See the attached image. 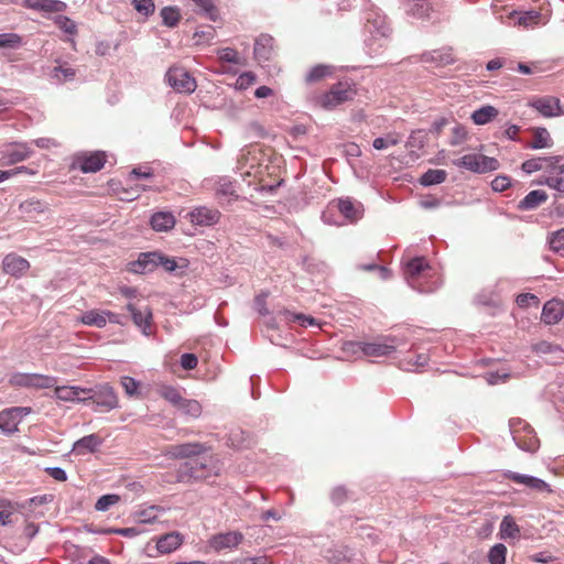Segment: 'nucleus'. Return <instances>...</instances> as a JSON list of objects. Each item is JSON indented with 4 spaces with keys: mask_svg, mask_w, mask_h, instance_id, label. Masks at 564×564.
Returning <instances> with one entry per match:
<instances>
[{
    "mask_svg": "<svg viewBox=\"0 0 564 564\" xmlns=\"http://www.w3.org/2000/svg\"><path fill=\"white\" fill-rule=\"evenodd\" d=\"M404 280L419 293H432L441 286V280L425 257H414L401 261Z\"/></svg>",
    "mask_w": 564,
    "mask_h": 564,
    "instance_id": "obj_1",
    "label": "nucleus"
},
{
    "mask_svg": "<svg viewBox=\"0 0 564 564\" xmlns=\"http://www.w3.org/2000/svg\"><path fill=\"white\" fill-rule=\"evenodd\" d=\"M397 348V339L394 337H386L382 340L365 343L348 341L345 344V350L354 354L361 352L367 357H383L394 352Z\"/></svg>",
    "mask_w": 564,
    "mask_h": 564,
    "instance_id": "obj_2",
    "label": "nucleus"
},
{
    "mask_svg": "<svg viewBox=\"0 0 564 564\" xmlns=\"http://www.w3.org/2000/svg\"><path fill=\"white\" fill-rule=\"evenodd\" d=\"M88 401H91L105 412L119 406L117 393L109 383H100L93 388H86V395L83 398V403H87Z\"/></svg>",
    "mask_w": 564,
    "mask_h": 564,
    "instance_id": "obj_3",
    "label": "nucleus"
},
{
    "mask_svg": "<svg viewBox=\"0 0 564 564\" xmlns=\"http://www.w3.org/2000/svg\"><path fill=\"white\" fill-rule=\"evenodd\" d=\"M510 433L517 446L522 451L534 453L539 448V438L533 429L520 419L510 421Z\"/></svg>",
    "mask_w": 564,
    "mask_h": 564,
    "instance_id": "obj_4",
    "label": "nucleus"
},
{
    "mask_svg": "<svg viewBox=\"0 0 564 564\" xmlns=\"http://www.w3.org/2000/svg\"><path fill=\"white\" fill-rule=\"evenodd\" d=\"M453 164L457 167L465 169L477 174L492 172L498 170L500 166L497 159L484 154H466L454 160Z\"/></svg>",
    "mask_w": 564,
    "mask_h": 564,
    "instance_id": "obj_5",
    "label": "nucleus"
},
{
    "mask_svg": "<svg viewBox=\"0 0 564 564\" xmlns=\"http://www.w3.org/2000/svg\"><path fill=\"white\" fill-rule=\"evenodd\" d=\"M356 91L348 83H337L330 89L318 98V104L326 110H332L337 106L354 99Z\"/></svg>",
    "mask_w": 564,
    "mask_h": 564,
    "instance_id": "obj_6",
    "label": "nucleus"
},
{
    "mask_svg": "<svg viewBox=\"0 0 564 564\" xmlns=\"http://www.w3.org/2000/svg\"><path fill=\"white\" fill-rule=\"evenodd\" d=\"M165 80L178 93H193L197 87L195 78L182 67H171L165 74Z\"/></svg>",
    "mask_w": 564,
    "mask_h": 564,
    "instance_id": "obj_7",
    "label": "nucleus"
},
{
    "mask_svg": "<svg viewBox=\"0 0 564 564\" xmlns=\"http://www.w3.org/2000/svg\"><path fill=\"white\" fill-rule=\"evenodd\" d=\"M33 151L28 143H10L0 147V165H12L25 161Z\"/></svg>",
    "mask_w": 564,
    "mask_h": 564,
    "instance_id": "obj_8",
    "label": "nucleus"
},
{
    "mask_svg": "<svg viewBox=\"0 0 564 564\" xmlns=\"http://www.w3.org/2000/svg\"><path fill=\"white\" fill-rule=\"evenodd\" d=\"M161 260L162 252L160 251L142 252L137 260L128 264V269L135 274H147L160 267Z\"/></svg>",
    "mask_w": 564,
    "mask_h": 564,
    "instance_id": "obj_9",
    "label": "nucleus"
},
{
    "mask_svg": "<svg viewBox=\"0 0 564 564\" xmlns=\"http://www.w3.org/2000/svg\"><path fill=\"white\" fill-rule=\"evenodd\" d=\"M12 382L19 387L47 389L55 386L56 379L39 373H18L13 376Z\"/></svg>",
    "mask_w": 564,
    "mask_h": 564,
    "instance_id": "obj_10",
    "label": "nucleus"
},
{
    "mask_svg": "<svg viewBox=\"0 0 564 564\" xmlns=\"http://www.w3.org/2000/svg\"><path fill=\"white\" fill-rule=\"evenodd\" d=\"M207 451V447L198 442H188L183 444L171 445L166 455L175 459L194 458L200 456Z\"/></svg>",
    "mask_w": 564,
    "mask_h": 564,
    "instance_id": "obj_11",
    "label": "nucleus"
},
{
    "mask_svg": "<svg viewBox=\"0 0 564 564\" xmlns=\"http://www.w3.org/2000/svg\"><path fill=\"white\" fill-rule=\"evenodd\" d=\"M539 113L546 118L558 117L564 115L558 98L553 96H543L534 99L531 104Z\"/></svg>",
    "mask_w": 564,
    "mask_h": 564,
    "instance_id": "obj_12",
    "label": "nucleus"
},
{
    "mask_svg": "<svg viewBox=\"0 0 564 564\" xmlns=\"http://www.w3.org/2000/svg\"><path fill=\"white\" fill-rule=\"evenodd\" d=\"M127 310L130 312L133 323L139 327L143 335H151L152 312L149 306L138 307L129 303Z\"/></svg>",
    "mask_w": 564,
    "mask_h": 564,
    "instance_id": "obj_13",
    "label": "nucleus"
},
{
    "mask_svg": "<svg viewBox=\"0 0 564 564\" xmlns=\"http://www.w3.org/2000/svg\"><path fill=\"white\" fill-rule=\"evenodd\" d=\"M77 163L83 173L98 172L106 163V153L102 151L83 153L77 156Z\"/></svg>",
    "mask_w": 564,
    "mask_h": 564,
    "instance_id": "obj_14",
    "label": "nucleus"
},
{
    "mask_svg": "<svg viewBox=\"0 0 564 564\" xmlns=\"http://www.w3.org/2000/svg\"><path fill=\"white\" fill-rule=\"evenodd\" d=\"M505 476L508 479H510L517 484L524 485L525 487H528L530 489L541 491V492H552L550 485L541 478H538V477H534L531 475L519 474V473L511 471V470L506 471Z\"/></svg>",
    "mask_w": 564,
    "mask_h": 564,
    "instance_id": "obj_15",
    "label": "nucleus"
},
{
    "mask_svg": "<svg viewBox=\"0 0 564 564\" xmlns=\"http://www.w3.org/2000/svg\"><path fill=\"white\" fill-rule=\"evenodd\" d=\"M401 8L406 15L417 20L429 19L432 11L427 0H401Z\"/></svg>",
    "mask_w": 564,
    "mask_h": 564,
    "instance_id": "obj_16",
    "label": "nucleus"
},
{
    "mask_svg": "<svg viewBox=\"0 0 564 564\" xmlns=\"http://www.w3.org/2000/svg\"><path fill=\"white\" fill-rule=\"evenodd\" d=\"M2 269L7 274L20 278L30 269V262L15 253H9L2 261Z\"/></svg>",
    "mask_w": 564,
    "mask_h": 564,
    "instance_id": "obj_17",
    "label": "nucleus"
},
{
    "mask_svg": "<svg viewBox=\"0 0 564 564\" xmlns=\"http://www.w3.org/2000/svg\"><path fill=\"white\" fill-rule=\"evenodd\" d=\"M191 223L198 226H213L218 223L220 213L205 206L197 207L188 214Z\"/></svg>",
    "mask_w": 564,
    "mask_h": 564,
    "instance_id": "obj_18",
    "label": "nucleus"
},
{
    "mask_svg": "<svg viewBox=\"0 0 564 564\" xmlns=\"http://www.w3.org/2000/svg\"><path fill=\"white\" fill-rule=\"evenodd\" d=\"M564 317V302L552 299L542 308L541 319L547 325H554Z\"/></svg>",
    "mask_w": 564,
    "mask_h": 564,
    "instance_id": "obj_19",
    "label": "nucleus"
},
{
    "mask_svg": "<svg viewBox=\"0 0 564 564\" xmlns=\"http://www.w3.org/2000/svg\"><path fill=\"white\" fill-rule=\"evenodd\" d=\"M339 213L350 223L359 220L364 215L361 203L352 200L350 197L339 198L337 202Z\"/></svg>",
    "mask_w": 564,
    "mask_h": 564,
    "instance_id": "obj_20",
    "label": "nucleus"
},
{
    "mask_svg": "<svg viewBox=\"0 0 564 564\" xmlns=\"http://www.w3.org/2000/svg\"><path fill=\"white\" fill-rule=\"evenodd\" d=\"M421 61L425 64L443 67L454 63L455 59L451 48H441L423 53Z\"/></svg>",
    "mask_w": 564,
    "mask_h": 564,
    "instance_id": "obj_21",
    "label": "nucleus"
},
{
    "mask_svg": "<svg viewBox=\"0 0 564 564\" xmlns=\"http://www.w3.org/2000/svg\"><path fill=\"white\" fill-rule=\"evenodd\" d=\"M274 39L269 34H260L254 43L253 54L258 62H268L273 54Z\"/></svg>",
    "mask_w": 564,
    "mask_h": 564,
    "instance_id": "obj_22",
    "label": "nucleus"
},
{
    "mask_svg": "<svg viewBox=\"0 0 564 564\" xmlns=\"http://www.w3.org/2000/svg\"><path fill=\"white\" fill-rule=\"evenodd\" d=\"M242 534L239 532L219 533L212 538L210 545L216 551L232 549L242 541Z\"/></svg>",
    "mask_w": 564,
    "mask_h": 564,
    "instance_id": "obj_23",
    "label": "nucleus"
},
{
    "mask_svg": "<svg viewBox=\"0 0 564 564\" xmlns=\"http://www.w3.org/2000/svg\"><path fill=\"white\" fill-rule=\"evenodd\" d=\"M47 76L52 84L62 85L75 79L76 69L70 67L67 63H63L50 69Z\"/></svg>",
    "mask_w": 564,
    "mask_h": 564,
    "instance_id": "obj_24",
    "label": "nucleus"
},
{
    "mask_svg": "<svg viewBox=\"0 0 564 564\" xmlns=\"http://www.w3.org/2000/svg\"><path fill=\"white\" fill-rule=\"evenodd\" d=\"M183 543L182 535L176 532H170L161 535L156 541V550L161 554H169L178 549Z\"/></svg>",
    "mask_w": 564,
    "mask_h": 564,
    "instance_id": "obj_25",
    "label": "nucleus"
},
{
    "mask_svg": "<svg viewBox=\"0 0 564 564\" xmlns=\"http://www.w3.org/2000/svg\"><path fill=\"white\" fill-rule=\"evenodd\" d=\"M102 444V440L97 434L86 435L74 443L73 451L77 455L95 453Z\"/></svg>",
    "mask_w": 564,
    "mask_h": 564,
    "instance_id": "obj_26",
    "label": "nucleus"
},
{
    "mask_svg": "<svg viewBox=\"0 0 564 564\" xmlns=\"http://www.w3.org/2000/svg\"><path fill=\"white\" fill-rule=\"evenodd\" d=\"M547 194L542 189H534L529 192L519 203V210H533L541 204L546 202Z\"/></svg>",
    "mask_w": 564,
    "mask_h": 564,
    "instance_id": "obj_27",
    "label": "nucleus"
},
{
    "mask_svg": "<svg viewBox=\"0 0 564 564\" xmlns=\"http://www.w3.org/2000/svg\"><path fill=\"white\" fill-rule=\"evenodd\" d=\"M194 11L205 19L217 22L220 19L219 10L216 7V0H193Z\"/></svg>",
    "mask_w": 564,
    "mask_h": 564,
    "instance_id": "obj_28",
    "label": "nucleus"
},
{
    "mask_svg": "<svg viewBox=\"0 0 564 564\" xmlns=\"http://www.w3.org/2000/svg\"><path fill=\"white\" fill-rule=\"evenodd\" d=\"M366 28L368 32L378 34L380 36H388L390 32V28L386 22V18L379 13L368 14Z\"/></svg>",
    "mask_w": 564,
    "mask_h": 564,
    "instance_id": "obj_29",
    "label": "nucleus"
},
{
    "mask_svg": "<svg viewBox=\"0 0 564 564\" xmlns=\"http://www.w3.org/2000/svg\"><path fill=\"white\" fill-rule=\"evenodd\" d=\"M151 227L155 231H167L175 225V218L172 213L158 212L150 219Z\"/></svg>",
    "mask_w": 564,
    "mask_h": 564,
    "instance_id": "obj_30",
    "label": "nucleus"
},
{
    "mask_svg": "<svg viewBox=\"0 0 564 564\" xmlns=\"http://www.w3.org/2000/svg\"><path fill=\"white\" fill-rule=\"evenodd\" d=\"M55 397L62 401H77L83 402L86 395V388L82 387H56L54 391Z\"/></svg>",
    "mask_w": 564,
    "mask_h": 564,
    "instance_id": "obj_31",
    "label": "nucleus"
},
{
    "mask_svg": "<svg viewBox=\"0 0 564 564\" xmlns=\"http://www.w3.org/2000/svg\"><path fill=\"white\" fill-rule=\"evenodd\" d=\"M176 481L182 484H193L204 479V475L197 474L188 460L181 464L176 469Z\"/></svg>",
    "mask_w": 564,
    "mask_h": 564,
    "instance_id": "obj_32",
    "label": "nucleus"
},
{
    "mask_svg": "<svg viewBox=\"0 0 564 564\" xmlns=\"http://www.w3.org/2000/svg\"><path fill=\"white\" fill-rule=\"evenodd\" d=\"M330 562L332 564H359V558L352 549L340 545L334 550Z\"/></svg>",
    "mask_w": 564,
    "mask_h": 564,
    "instance_id": "obj_33",
    "label": "nucleus"
},
{
    "mask_svg": "<svg viewBox=\"0 0 564 564\" xmlns=\"http://www.w3.org/2000/svg\"><path fill=\"white\" fill-rule=\"evenodd\" d=\"M561 160H562V156H560V155L532 158V159L525 160L522 163L521 169L525 174H532L534 172L542 170L544 162L560 163Z\"/></svg>",
    "mask_w": 564,
    "mask_h": 564,
    "instance_id": "obj_34",
    "label": "nucleus"
},
{
    "mask_svg": "<svg viewBox=\"0 0 564 564\" xmlns=\"http://www.w3.org/2000/svg\"><path fill=\"white\" fill-rule=\"evenodd\" d=\"M553 145V140L546 128L539 127L534 130L533 141L527 145L532 150L547 149Z\"/></svg>",
    "mask_w": 564,
    "mask_h": 564,
    "instance_id": "obj_35",
    "label": "nucleus"
},
{
    "mask_svg": "<svg viewBox=\"0 0 564 564\" xmlns=\"http://www.w3.org/2000/svg\"><path fill=\"white\" fill-rule=\"evenodd\" d=\"M160 267H162L166 272L180 274L187 269L188 261L184 258H180L178 260H176L173 257H167L162 253Z\"/></svg>",
    "mask_w": 564,
    "mask_h": 564,
    "instance_id": "obj_36",
    "label": "nucleus"
},
{
    "mask_svg": "<svg viewBox=\"0 0 564 564\" xmlns=\"http://www.w3.org/2000/svg\"><path fill=\"white\" fill-rule=\"evenodd\" d=\"M80 322L88 326L102 328L107 324L106 311L90 310L80 316Z\"/></svg>",
    "mask_w": 564,
    "mask_h": 564,
    "instance_id": "obj_37",
    "label": "nucleus"
},
{
    "mask_svg": "<svg viewBox=\"0 0 564 564\" xmlns=\"http://www.w3.org/2000/svg\"><path fill=\"white\" fill-rule=\"evenodd\" d=\"M498 116V110L494 106L487 105L482 106L479 109H476L471 113V119L474 123L478 126L486 124L494 120Z\"/></svg>",
    "mask_w": 564,
    "mask_h": 564,
    "instance_id": "obj_38",
    "label": "nucleus"
},
{
    "mask_svg": "<svg viewBox=\"0 0 564 564\" xmlns=\"http://www.w3.org/2000/svg\"><path fill=\"white\" fill-rule=\"evenodd\" d=\"M160 17L162 18V24L166 28H175L181 21L180 9L175 6H167L161 9Z\"/></svg>",
    "mask_w": 564,
    "mask_h": 564,
    "instance_id": "obj_39",
    "label": "nucleus"
},
{
    "mask_svg": "<svg viewBox=\"0 0 564 564\" xmlns=\"http://www.w3.org/2000/svg\"><path fill=\"white\" fill-rule=\"evenodd\" d=\"M446 177H447V172L445 170L430 169L421 175L420 184L425 187L438 185V184H442L443 182H445Z\"/></svg>",
    "mask_w": 564,
    "mask_h": 564,
    "instance_id": "obj_40",
    "label": "nucleus"
},
{
    "mask_svg": "<svg viewBox=\"0 0 564 564\" xmlns=\"http://www.w3.org/2000/svg\"><path fill=\"white\" fill-rule=\"evenodd\" d=\"M13 412L14 411H11V409H6L0 412V430L8 434L15 432L20 423Z\"/></svg>",
    "mask_w": 564,
    "mask_h": 564,
    "instance_id": "obj_41",
    "label": "nucleus"
},
{
    "mask_svg": "<svg viewBox=\"0 0 564 564\" xmlns=\"http://www.w3.org/2000/svg\"><path fill=\"white\" fill-rule=\"evenodd\" d=\"M334 67L330 65L318 64L313 66L306 74L305 80L307 83L318 82L333 74Z\"/></svg>",
    "mask_w": 564,
    "mask_h": 564,
    "instance_id": "obj_42",
    "label": "nucleus"
},
{
    "mask_svg": "<svg viewBox=\"0 0 564 564\" xmlns=\"http://www.w3.org/2000/svg\"><path fill=\"white\" fill-rule=\"evenodd\" d=\"M500 535L502 539H516L520 535V528L510 516L502 519L500 523Z\"/></svg>",
    "mask_w": 564,
    "mask_h": 564,
    "instance_id": "obj_43",
    "label": "nucleus"
},
{
    "mask_svg": "<svg viewBox=\"0 0 564 564\" xmlns=\"http://www.w3.org/2000/svg\"><path fill=\"white\" fill-rule=\"evenodd\" d=\"M514 17L518 18L517 24L529 28V26H533L534 24H536L539 22L541 14H540V12H538L535 10L524 11V12H520V13L517 11H513L511 13V18H514Z\"/></svg>",
    "mask_w": 564,
    "mask_h": 564,
    "instance_id": "obj_44",
    "label": "nucleus"
},
{
    "mask_svg": "<svg viewBox=\"0 0 564 564\" xmlns=\"http://www.w3.org/2000/svg\"><path fill=\"white\" fill-rule=\"evenodd\" d=\"M177 410L193 419H197L202 414V405L197 400L194 399L184 398L183 402L181 403Z\"/></svg>",
    "mask_w": 564,
    "mask_h": 564,
    "instance_id": "obj_45",
    "label": "nucleus"
},
{
    "mask_svg": "<svg viewBox=\"0 0 564 564\" xmlns=\"http://www.w3.org/2000/svg\"><path fill=\"white\" fill-rule=\"evenodd\" d=\"M541 185H547L558 192H564V165L558 166L555 175L545 177L544 181L539 182Z\"/></svg>",
    "mask_w": 564,
    "mask_h": 564,
    "instance_id": "obj_46",
    "label": "nucleus"
},
{
    "mask_svg": "<svg viewBox=\"0 0 564 564\" xmlns=\"http://www.w3.org/2000/svg\"><path fill=\"white\" fill-rule=\"evenodd\" d=\"M46 209V204L37 199H26L20 204L22 214L31 216L33 213L41 214Z\"/></svg>",
    "mask_w": 564,
    "mask_h": 564,
    "instance_id": "obj_47",
    "label": "nucleus"
},
{
    "mask_svg": "<svg viewBox=\"0 0 564 564\" xmlns=\"http://www.w3.org/2000/svg\"><path fill=\"white\" fill-rule=\"evenodd\" d=\"M507 555V547L502 543L495 544L488 553V561L490 564H505Z\"/></svg>",
    "mask_w": 564,
    "mask_h": 564,
    "instance_id": "obj_48",
    "label": "nucleus"
},
{
    "mask_svg": "<svg viewBox=\"0 0 564 564\" xmlns=\"http://www.w3.org/2000/svg\"><path fill=\"white\" fill-rule=\"evenodd\" d=\"M161 395L176 409H178L184 400L181 392L171 386H164L161 390Z\"/></svg>",
    "mask_w": 564,
    "mask_h": 564,
    "instance_id": "obj_49",
    "label": "nucleus"
},
{
    "mask_svg": "<svg viewBox=\"0 0 564 564\" xmlns=\"http://www.w3.org/2000/svg\"><path fill=\"white\" fill-rule=\"evenodd\" d=\"M22 45V37L17 33H0V48H18Z\"/></svg>",
    "mask_w": 564,
    "mask_h": 564,
    "instance_id": "obj_50",
    "label": "nucleus"
},
{
    "mask_svg": "<svg viewBox=\"0 0 564 564\" xmlns=\"http://www.w3.org/2000/svg\"><path fill=\"white\" fill-rule=\"evenodd\" d=\"M400 142V138L395 133H388L384 137L376 138L372 142V147L376 150H384L389 147L397 145Z\"/></svg>",
    "mask_w": 564,
    "mask_h": 564,
    "instance_id": "obj_51",
    "label": "nucleus"
},
{
    "mask_svg": "<svg viewBox=\"0 0 564 564\" xmlns=\"http://www.w3.org/2000/svg\"><path fill=\"white\" fill-rule=\"evenodd\" d=\"M429 356L426 354H417L415 359L402 361V367L406 371H415L427 365Z\"/></svg>",
    "mask_w": 564,
    "mask_h": 564,
    "instance_id": "obj_52",
    "label": "nucleus"
},
{
    "mask_svg": "<svg viewBox=\"0 0 564 564\" xmlns=\"http://www.w3.org/2000/svg\"><path fill=\"white\" fill-rule=\"evenodd\" d=\"M55 23L66 34L75 35L77 33L76 23L66 15H57L55 18Z\"/></svg>",
    "mask_w": 564,
    "mask_h": 564,
    "instance_id": "obj_53",
    "label": "nucleus"
},
{
    "mask_svg": "<svg viewBox=\"0 0 564 564\" xmlns=\"http://www.w3.org/2000/svg\"><path fill=\"white\" fill-rule=\"evenodd\" d=\"M425 143H426V133L423 130H416L410 134V137L406 141V147L411 148V149L421 150L424 148Z\"/></svg>",
    "mask_w": 564,
    "mask_h": 564,
    "instance_id": "obj_54",
    "label": "nucleus"
},
{
    "mask_svg": "<svg viewBox=\"0 0 564 564\" xmlns=\"http://www.w3.org/2000/svg\"><path fill=\"white\" fill-rule=\"evenodd\" d=\"M119 500L120 497L118 495H104L97 500L95 508L97 511H107L111 506L116 505Z\"/></svg>",
    "mask_w": 564,
    "mask_h": 564,
    "instance_id": "obj_55",
    "label": "nucleus"
},
{
    "mask_svg": "<svg viewBox=\"0 0 564 564\" xmlns=\"http://www.w3.org/2000/svg\"><path fill=\"white\" fill-rule=\"evenodd\" d=\"M164 509L160 506H150L138 512L139 522L152 523L156 519V511H163Z\"/></svg>",
    "mask_w": 564,
    "mask_h": 564,
    "instance_id": "obj_56",
    "label": "nucleus"
},
{
    "mask_svg": "<svg viewBox=\"0 0 564 564\" xmlns=\"http://www.w3.org/2000/svg\"><path fill=\"white\" fill-rule=\"evenodd\" d=\"M132 4L139 13L145 17L153 14L155 10L153 0H132Z\"/></svg>",
    "mask_w": 564,
    "mask_h": 564,
    "instance_id": "obj_57",
    "label": "nucleus"
},
{
    "mask_svg": "<svg viewBox=\"0 0 564 564\" xmlns=\"http://www.w3.org/2000/svg\"><path fill=\"white\" fill-rule=\"evenodd\" d=\"M356 268L364 271H377L381 280H387L391 275L390 271L386 267L376 264L375 262L357 264Z\"/></svg>",
    "mask_w": 564,
    "mask_h": 564,
    "instance_id": "obj_58",
    "label": "nucleus"
},
{
    "mask_svg": "<svg viewBox=\"0 0 564 564\" xmlns=\"http://www.w3.org/2000/svg\"><path fill=\"white\" fill-rule=\"evenodd\" d=\"M188 462L192 463V467L197 474L204 475V479L208 478L214 473L213 468L207 464L205 459L193 458Z\"/></svg>",
    "mask_w": 564,
    "mask_h": 564,
    "instance_id": "obj_59",
    "label": "nucleus"
},
{
    "mask_svg": "<svg viewBox=\"0 0 564 564\" xmlns=\"http://www.w3.org/2000/svg\"><path fill=\"white\" fill-rule=\"evenodd\" d=\"M218 57L223 62L231 64H240V58L236 50L231 47H225L219 50Z\"/></svg>",
    "mask_w": 564,
    "mask_h": 564,
    "instance_id": "obj_60",
    "label": "nucleus"
},
{
    "mask_svg": "<svg viewBox=\"0 0 564 564\" xmlns=\"http://www.w3.org/2000/svg\"><path fill=\"white\" fill-rule=\"evenodd\" d=\"M121 386L124 389V392L127 393V395L133 397V395L138 394V389H139L140 384L132 377L124 376L121 378Z\"/></svg>",
    "mask_w": 564,
    "mask_h": 564,
    "instance_id": "obj_61",
    "label": "nucleus"
},
{
    "mask_svg": "<svg viewBox=\"0 0 564 564\" xmlns=\"http://www.w3.org/2000/svg\"><path fill=\"white\" fill-rule=\"evenodd\" d=\"M217 194L225 197L237 196L235 185L228 178H223L219 182Z\"/></svg>",
    "mask_w": 564,
    "mask_h": 564,
    "instance_id": "obj_62",
    "label": "nucleus"
},
{
    "mask_svg": "<svg viewBox=\"0 0 564 564\" xmlns=\"http://www.w3.org/2000/svg\"><path fill=\"white\" fill-rule=\"evenodd\" d=\"M550 248L557 253L564 252V229L553 234L550 239Z\"/></svg>",
    "mask_w": 564,
    "mask_h": 564,
    "instance_id": "obj_63",
    "label": "nucleus"
},
{
    "mask_svg": "<svg viewBox=\"0 0 564 564\" xmlns=\"http://www.w3.org/2000/svg\"><path fill=\"white\" fill-rule=\"evenodd\" d=\"M467 137V130L462 124H456L452 130V138L449 143L452 145H459L462 144Z\"/></svg>",
    "mask_w": 564,
    "mask_h": 564,
    "instance_id": "obj_64",
    "label": "nucleus"
}]
</instances>
